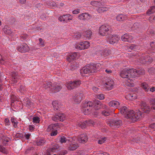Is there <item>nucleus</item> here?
<instances>
[{
	"mask_svg": "<svg viewBox=\"0 0 155 155\" xmlns=\"http://www.w3.org/2000/svg\"><path fill=\"white\" fill-rule=\"evenodd\" d=\"M101 67V65L100 64L92 65L88 64L81 70V73L83 74V73L87 74L94 73ZM82 75L84 76L83 75Z\"/></svg>",
	"mask_w": 155,
	"mask_h": 155,
	"instance_id": "nucleus-1",
	"label": "nucleus"
},
{
	"mask_svg": "<svg viewBox=\"0 0 155 155\" xmlns=\"http://www.w3.org/2000/svg\"><path fill=\"white\" fill-rule=\"evenodd\" d=\"M130 69H124L121 71L120 72V76L123 78H127L128 81L127 85L130 87L134 86V84L133 83H131V81H133V74L130 72Z\"/></svg>",
	"mask_w": 155,
	"mask_h": 155,
	"instance_id": "nucleus-2",
	"label": "nucleus"
},
{
	"mask_svg": "<svg viewBox=\"0 0 155 155\" xmlns=\"http://www.w3.org/2000/svg\"><path fill=\"white\" fill-rule=\"evenodd\" d=\"M125 116L126 118L131 120L133 121H135L141 117V113L140 111H138L134 113L133 110H129Z\"/></svg>",
	"mask_w": 155,
	"mask_h": 155,
	"instance_id": "nucleus-3",
	"label": "nucleus"
},
{
	"mask_svg": "<svg viewBox=\"0 0 155 155\" xmlns=\"http://www.w3.org/2000/svg\"><path fill=\"white\" fill-rule=\"evenodd\" d=\"M93 103L91 101H85L82 105V111L85 114H87L92 110Z\"/></svg>",
	"mask_w": 155,
	"mask_h": 155,
	"instance_id": "nucleus-4",
	"label": "nucleus"
},
{
	"mask_svg": "<svg viewBox=\"0 0 155 155\" xmlns=\"http://www.w3.org/2000/svg\"><path fill=\"white\" fill-rule=\"evenodd\" d=\"M81 84L79 80H75L73 81H69L66 83V87L69 90L78 87Z\"/></svg>",
	"mask_w": 155,
	"mask_h": 155,
	"instance_id": "nucleus-5",
	"label": "nucleus"
},
{
	"mask_svg": "<svg viewBox=\"0 0 155 155\" xmlns=\"http://www.w3.org/2000/svg\"><path fill=\"white\" fill-rule=\"evenodd\" d=\"M121 121L120 120H110L107 121V124L113 129L118 128L120 126Z\"/></svg>",
	"mask_w": 155,
	"mask_h": 155,
	"instance_id": "nucleus-6",
	"label": "nucleus"
},
{
	"mask_svg": "<svg viewBox=\"0 0 155 155\" xmlns=\"http://www.w3.org/2000/svg\"><path fill=\"white\" fill-rule=\"evenodd\" d=\"M130 72L131 74H133V81L135 80L134 78L138 75L143 74L145 73V71L142 69L136 70L135 69H130Z\"/></svg>",
	"mask_w": 155,
	"mask_h": 155,
	"instance_id": "nucleus-7",
	"label": "nucleus"
},
{
	"mask_svg": "<svg viewBox=\"0 0 155 155\" xmlns=\"http://www.w3.org/2000/svg\"><path fill=\"white\" fill-rule=\"evenodd\" d=\"M72 16L70 14H68L60 16L58 18V19L61 22L67 23L70 21V20H72Z\"/></svg>",
	"mask_w": 155,
	"mask_h": 155,
	"instance_id": "nucleus-8",
	"label": "nucleus"
},
{
	"mask_svg": "<svg viewBox=\"0 0 155 155\" xmlns=\"http://www.w3.org/2000/svg\"><path fill=\"white\" fill-rule=\"evenodd\" d=\"M109 30V27L108 25H102L100 27L99 33L102 36H105L108 34Z\"/></svg>",
	"mask_w": 155,
	"mask_h": 155,
	"instance_id": "nucleus-9",
	"label": "nucleus"
},
{
	"mask_svg": "<svg viewBox=\"0 0 155 155\" xmlns=\"http://www.w3.org/2000/svg\"><path fill=\"white\" fill-rule=\"evenodd\" d=\"M90 46V43L87 41L81 42L76 46V48L79 50L87 49Z\"/></svg>",
	"mask_w": 155,
	"mask_h": 155,
	"instance_id": "nucleus-10",
	"label": "nucleus"
},
{
	"mask_svg": "<svg viewBox=\"0 0 155 155\" xmlns=\"http://www.w3.org/2000/svg\"><path fill=\"white\" fill-rule=\"evenodd\" d=\"M114 82L111 79H108L106 82L103 84V87L107 90H111L113 87Z\"/></svg>",
	"mask_w": 155,
	"mask_h": 155,
	"instance_id": "nucleus-11",
	"label": "nucleus"
},
{
	"mask_svg": "<svg viewBox=\"0 0 155 155\" xmlns=\"http://www.w3.org/2000/svg\"><path fill=\"white\" fill-rule=\"evenodd\" d=\"M119 38V37L116 35H110L108 38L109 43L112 45L117 43Z\"/></svg>",
	"mask_w": 155,
	"mask_h": 155,
	"instance_id": "nucleus-12",
	"label": "nucleus"
},
{
	"mask_svg": "<svg viewBox=\"0 0 155 155\" xmlns=\"http://www.w3.org/2000/svg\"><path fill=\"white\" fill-rule=\"evenodd\" d=\"M68 149L70 150H75L78 147V144L75 142L74 140L72 138V140L71 141H69V143H68Z\"/></svg>",
	"mask_w": 155,
	"mask_h": 155,
	"instance_id": "nucleus-13",
	"label": "nucleus"
},
{
	"mask_svg": "<svg viewBox=\"0 0 155 155\" xmlns=\"http://www.w3.org/2000/svg\"><path fill=\"white\" fill-rule=\"evenodd\" d=\"M61 88V86L59 83H55L52 85L51 91L56 93L59 91Z\"/></svg>",
	"mask_w": 155,
	"mask_h": 155,
	"instance_id": "nucleus-14",
	"label": "nucleus"
},
{
	"mask_svg": "<svg viewBox=\"0 0 155 155\" xmlns=\"http://www.w3.org/2000/svg\"><path fill=\"white\" fill-rule=\"evenodd\" d=\"M84 97V94L82 93H78L73 97V99L75 102L78 103Z\"/></svg>",
	"mask_w": 155,
	"mask_h": 155,
	"instance_id": "nucleus-15",
	"label": "nucleus"
},
{
	"mask_svg": "<svg viewBox=\"0 0 155 155\" xmlns=\"http://www.w3.org/2000/svg\"><path fill=\"white\" fill-rule=\"evenodd\" d=\"M28 46L26 43H24L22 45L18 47L17 48V50L19 52L25 53L28 51Z\"/></svg>",
	"mask_w": 155,
	"mask_h": 155,
	"instance_id": "nucleus-16",
	"label": "nucleus"
},
{
	"mask_svg": "<svg viewBox=\"0 0 155 155\" xmlns=\"http://www.w3.org/2000/svg\"><path fill=\"white\" fill-rule=\"evenodd\" d=\"M79 56L78 53L74 52L69 54L67 56L66 59L68 61H70L72 60L76 59V58H78Z\"/></svg>",
	"mask_w": 155,
	"mask_h": 155,
	"instance_id": "nucleus-17",
	"label": "nucleus"
},
{
	"mask_svg": "<svg viewBox=\"0 0 155 155\" xmlns=\"http://www.w3.org/2000/svg\"><path fill=\"white\" fill-rule=\"evenodd\" d=\"M88 137L85 134H81L78 139L79 142L81 143H84L86 142L87 140Z\"/></svg>",
	"mask_w": 155,
	"mask_h": 155,
	"instance_id": "nucleus-18",
	"label": "nucleus"
},
{
	"mask_svg": "<svg viewBox=\"0 0 155 155\" xmlns=\"http://www.w3.org/2000/svg\"><path fill=\"white\" fill-rule=\"evenodd\" d=\"M141 108L143 112L148 114L149 113L150 108L144 102H142L140 104Z\"/></svg>",
	"mask_w": 155,
	"mask_h": 155,
	"instance_id": "nucleus-19",
	"label": "nucleus"
},
{
	"mask_svg": "<svg viewBox=\"0 0 155 155\" xmlns=\"http://www.w3.org/2000/svg\"><path fill=\"white\" fill-rule=\"evenodd\" d=\"M95 105L94 106V108L95 110H98L99 109L102 107L104 108H106V106L104 104H101V102L98 100H96L94 101Z\"/></svg>",
	"mask_w": 155,
	"mask_h": 155,
	"instance_id": "nucleus-20",
	"label": "nucleus"
},
{
	"mask_svg": "<svg viewBox=\"0 0 155 155\" xmlns=\"http://www.w3.org/2000/svg\"><path fill=\"white\" fill-rule=\"evenodd\" d=\"M121 39L122 41L130 42L133 39V37L131 35L125 34L121 37Z\"/></svg>",
	"mask_w": 155,
	"mask_h": 155,
	"instance_id": "nucleus-21",
	"label": "nucleus"
},
{
	"mask_svg": "<svg viewBox=\"0 0 155 155\" xmlns=\"http://www.w3.org/2000/svg\"><path fill=\"white\" fill-rule=\"evenodd\" d=\"M91 17V15L87 13H85L79 15L78 16V18L80 20H84L90 19Z\"/></svg>",
	"mask_w": 155,
	"mask_h": 155,
	"instance_id": "nucleus-22",
	"label": "nucleus"
},
{
	"mask_svg": "<svg viewBox=\"0 0 155 155\" xmlns=\"http://www.w3.org/2000/svg\"><path fill=\"white\" fill-rule=\"evenodd\" d=\"M60 127V124L58 123L55 124H51L48 127L47 130L48 131H51L55 129L59 130V128Z\"/></svg>",
	"mask_w": 155,
	"mask_h": 155,
	"instance_id": "nucleus-23",
	"label": "nucleus"
},
{
	"mask_svg": "<svg viewBox=\"0 0 155 155\" xmlns=\"http://www.w3.org/2000/svg\"><path fill=\"white\" fill-rule=\"evenodd\" d=\"M72 140V138H66L64 136L61 137L60 140L59 141L61 143H69V141H71Z\"/></svg>",
	"mask_w": 155,
	"mask_h": 155,
	"instance_id": "nucleus-24",
	"label": "nucleus"
},
{
	"mask_svg": "<svg viewBox=\"0 0 155 155\" xmlns=\"http://www.w3.org/2000/svg\"><path fill=\"white\" fill-rule=\"evenodd\" d=\"M141 86L145 92L148 94H149L150 87L148 84L145 82L141 84Z\"/></svg>",
	"mask_w": 155,
	"mask_h": 155,
	"instance_id": "nucleus-25",
	"label": "nucleus"
},
{
	"mask_svg": "<svg viewBox=\"0 0 155 155\" xmlns=\"http://www.w3.org/2000/svg\"><path fill=\"white\" fill-rule=\"evenodd\" d=\"M125 97L127 100L132 101L133 99H136L137 97L135 94H130L128 93L126 95Z\"/></svg>",
	"mask_w": 155,
	"mask_h": 155,
	"instance_id": "nucleus-26",
	"label": "nucleus"
},
{
	"mask_svg": "<svg viewBox=\"0 0 155 155\" xmlns=\"http://www.w3.org/2000/svg\"><path fill=\"white\" fill-rule=\"evenodd\" d=\"M18 73L15 72H12V80L14 83H17L18 80Z\"/></svg>",
	"mask_w": 155,
	"mask_h": 155,
	"instance_id": "nucleus-27",
	"label": "nucleus"
},
{
	"mask_svg": "<svg viewBox=\"0 0 155 155\" xmlns=\"http://www.w3.org/2000/svg\"><path fill=\"white\" fill-rule=\"evenodd\" d=\"M108 104L110 106L116 108L119 106L120 103L117 101H112L109 103Z\"/></svg>",
	"mask_w": 155,
	"mask_h": 155,
	"instance_id": "nucleus-28",
	"label": "nucleus"
},
{
	"mask_svg": "<svg viewBox=\"0 0 155 155\" xmlns=\"http://www.w3.org/2000/svg\"><path fill=\"white\" fill-rule=\"evenodd\" d=\"M52 104L54 109H55L57 110H58L61 106V103L56 101H53Z\"/></svg>",
	"mask_w": 155,
	"mask_h": 155,
	"instance_id": "nucleus-29",
	"label": "nucleus"
},
{
	"mask_svg": "<svg viewBox=\"0 0 155 155\" xmlns=\"http://www.w3.org/2000/svg\"><path fill=\"white\" fill-rule=\"evenodd\" d=\"M0 138L1 140H2V143L4 144L5 145L7 143L9 140V138L8 137L4 136L2 134L0 135Z\"/></svg>",
	"mask_w": 155,
	"mask_h": 155,
	"instance_id": "nucleus-30",
	"label": "nucleus"
},
{
	"mask_svg": "<svg viewBox=\"0 0 155 155\" xmlns=\"http://www.w3.org/2000/svg\"><path fill=\"white\" fill-rule=\"evenodd\" d=\"M147 54H143L139 59V61L141 64H144L147 61Z\"/></svg>",
	"mask_w": 155,
	"mask_h": 155,
	"instance_id": "nucleus-31",
	"label": "nucleus"
},
{
	"mask_svg": "<svg viewBox=\"0 0 155 155\" xmlns=\"http://www.w3.org/2000/svg\"><path fill=\"white\" fill-rule=\"evenodd\" d=\"M106 52V50L105 49H104L102 52L101 51L99 50L96 53V54L100 58H103L104 57H105L106 55L105 54Z\"/></svg>",
	"mask_w": 155,
	"mask_h": 155,
	"instance_id": "nucleus-32",
	"label": "nucleus"
},
{
	"mask_svg": "<svg viewBox=\"0 0 155 155\" xmlns=\"http://www.w3.org/2000/svg\"><path fill=\"white\" fill-rule=\"evenodd\" d=\"M129 110L127 109V107L125 106H124L121 107L119 111L120 113L124 115L125 116L127 114Z\"/></svg>",
	"mask_w": 155,
	"mask_h": 155,
	"instance_id": "nucleus-33",
	"label": "nucleus"
},
{
	"mask_svg": "<svg viewBox=\"0 0 155 155\" xmlns=\"http://www.w3.org/2000/svg\"><path fill=\"white\" fill-rule=\"evenodd\" d=\"M92 35V31L90 30H87L86 31L84 34V36L88 39H89L91 38Z\"/></svg>",
	"mask_w": 155,
	"mask_h": 155,
	"instance_id": "nucleus-34",
	"label": "nucleus"
},
{
	"mask_svg": "<svg viewBox=\"0 0 155 155\" xmlns=\"http://www.w3.org/2000/svg\"><path fill=\"white\" fill-rule=\"evenodd\" d=\"M108 10V8L106 7H100L97 9V11L99 13H101L107 11Z\"/></svg>",
	"mask_w": 155,
	"mask_h": 155,
	"instance_id": "nucleus-35",
	"label": "nucleus"
},
{
	"mask_svg": "<svg viewBox=\"0 0 155 155\" xmlns=\"http://www.w3.org/2000/svg\"><path fill=\"white\" fill-rule=\"evenodd\" d=\"M46 142L45 140L43 138H40L37 140L36 144L37 146H41L44 145Z\"/></svg>",
	"mask_w": 155,
	"mask_h": 155,
	"instance_id": "nucleus-36",
	"label": "nucleus"
},
{
	"mask_svg": "<svg viewBox=\"0 0 155 155\" xmlns=\"http://www.w3.org/2000/svg\"><path fill=\"white\" fill-rule=\"evenodd\" d=\"M107 140V138L105 137H100L97 141L98 143L101 144L103 143H106Z\"/></svg>",
	"mask_w": 155,
	"mask_h": 155,
	"instance_id": "nucleus-37",
	"label": "nucleus"
},
{
	"mask_svg": "<svg viewBox=\"0 0 155 155\" xmlns=\"http://www.w3.org/2000/svg\"><path fill=\"white\" fill-rule=\"evenodd\" d=\"M116 18L118 21H122L126 20L127 18V17L123 15L120 14L117 16Z\"/></svg>",
	"mask_w": 155,
	"mask_h": 155,
	"instance_id": "nucleus-38",
	"label": "nucleus"
},
{
	"mask_svg": "<svg viewBox=\"0 0 155 155\" xmlns=\"http://www.w3.org/2000/svg\"><path fill=\"white\" fill-rule=\"evenodd\" d=\"M91 5L94 6L98 7L99 6L102 5V3L100 2L93 1L90 3Z\"/></svg>",
	"mask_w": 155,
	"mask_h": 155,
	"instance_id": "nucleus-39",
	"label": "nucleus"
},
{
	"mask_svg": "<svg viewBox=\"0 0 155 155\" xmlns=\"http://www.w3.org/2000/svg\"><path fill=\"white\" fill-rule=\"evenodd\" d=\"M51 83L50 82H45L43 85V87L45 88V89H48V88L51 89Z\"/></svg>",
	"mask_w": 155,
	"mask_h": 155,
	"instance_id": "nucleus-40",
	"label": "nucleus"
},
{
	"mask_svg": "<svg viewBox=\"0 0 155 155\" xmlns=\"http://www.w3.org/2000/svg\"><path fill=\"white\" fill-rule=\"evenodd\" d=\"M155 12V6H153L151 7L150 9H149L147 12V14L149 15L152 14L153 13Z\"/></svg>",
	"mask_w": 155,
	"mask_h": 155,
	"instance_id": "nucleus-41",
	"label": "nucleus"
},
{
	"mask_svg": "<svg viewBox=\"0 0 155 155\" xmlns=\"http://www.w3.org/2000/svg\"><path fill=\"white\" fill-rule=\"evenodd\" d=\"M127 47L129 48V49H130V50H136L138 49V47L137 45L134 44L129 45Z\"/></svg>",
	"mask_w": 155,
	"mask_h": 155,
	"instance_id": "nucleus-42",
	"label": "nucleus"
},
{
	"mask_svg": "<svg viewBox=\"0 0 155 155\" xmlns=\"http://www.w3.org/2000/svg\"><path fill=\"white\" fill-rule=\"evenodd\" d=\"M58 116L59 118H60L59 121H64L65 118V115L63 113H57Z\"/></svg>",
	"mask_w": 155,
	"mask_h": 155,
	"instance_id": "nucleus-43",
	"label": "nucleus"
},
{
	"mask_svg": "<svg viewBox=\"0 0 155 155\" xmlns=\"http://www.w3.org/2000/svg\"><path fill=\"white\" fill-rule=\"evenodd\" d=\"M78 126L82 128H85L87 125L86 124V120L83 122H81L78 124Z\"/></svg>",
	"mask_w": 155,
	"mask_h": 155,
	"instance_id": "nucleus-44",
	"label": "nucleus"
},
{
	"mask_svg": "<svg viewBox=\"0 0 155 155\" xmlns=\"http://www.w3.org/2000/svg\"><path fill=\"white\" fill-rule=\"evenodd\" d=\"M59 148V145L57 144H55L53 145L52 147L51 148L50 150L52 152H54L56 149H58Z\"/></svg>",
	"mask_w": 155,
	"mask_h": 155,
	"instance_id": "nucleus-45",
	"label": "nucleus"
},
{
	"mask_svg": "<svg viewBox=\"0 0 155 155\" xmlns=\"http://www.w3.org/2000/svg\"><path fill=\"white\" fill-rule=\"evenodd\" d=\"M72 36L74 38L77 39H79L81 36V34L78 32L74 33Z\"/></svg>",
	"mask_w": 155,
	"mask_h": 155,
	"instance_id": "nucleus-46",
	"label": "nucleus"
},
{
	"mask_svg": "<svg viewBox=\"0 0 155 155\" xmlns=\"http://www.w3.org/2000/svg\"><path fill=\"white\" fill-rule=\"evenodd\" d=\"M101 114L103 115L106 116L110 115V112L107 110L105 109L101 111Z\"/></svg>",
	"mask_w": 155,
	"mask_h": 155,
	"instance_id": "nucleus-47",
	"label": "nucleus"
},
{
	"mask_svg": "<svg viewBox=\"0 0 155 155\" xmlns=\"http://www.w3.org/2000/svg\"><path fill=\"white\" fill-rule=\"evenodd\" d=\"M32 119L34 123H38L39 122V118L37 116L33 117Z\"/></svg>",
	"mask_w": 155,
	"mask_h": 155,
	"instance_id": "nucleus-48",
	"label": "nucleus"
},
{
	"mask_svg": "<svg viewBox=\"0 0 155 155\" xmlns=\"http://www.w3.org/2000/svg\"><path fill=\"white\" fill-rule=\"evenodd\" d=\"M52 119L54 121L58 122L59 121L60 118H59L57 114H55L54 116L52 118Z\"/></svg>",
	"mask_w": 155,
	"mask_h": 155,
	"instance_id": "nucleus-49",
	"label": "nucleus"
},
{
	"mask_svg": "<svg viewBox=\"0 0 155 155\" xmlns=\"http://www.w3.org/2000/svg\"><path fill=\"white\" fill-rule=\"evenodd\" d=\"M59 130H59L55 129L51 131L50 133L51 136H54L56 135L58 133L57 130Z\"/></svg>",
	"mask_w": 155,
	"mask_h": 155,
	"instance_id": "nucleus-50",
	"label": "nucleus"
},
{
	"mask_svg": "<svg viewBox=\"0 0 155 155\" xmlns=\"http://www.w3.org/2000/svg\"><path fill=\"white\" fill-rule=\"evenodd\" d=\"M96 97L99 100H103L104 98V96L102 94H101L96 95Z\"/></svg>",
	"mask_w": 155,
	"mask_h": 155,
	"instance_id": "nucleus-51",
	"label": "nucleus"
},
{
	"mask_svg": "<svg viewBox=\"0 0 155 155\" xmlns=\"http://www.w3.org/2000/svg\"><path fill=\"white\" fill-rule=\"evenodd\" d=\"M0 151L4 153H7V151L6 150L3 146L0 145Z\"/></svg>",
	"mask_w": 155,
	"mask_h": 155,
	"instance_id": "nucleus-52",
	"label": "nucleus"
},
{
	"mask_svg": "<svg viewBox=\"0 0 155 155\" xmlns=\"http://www.w3.org/2000/svg\"><path fill=\"white\" fill-rule=\"evenodd\" d=\"M86 124L87 126L90 125H92L93 124V121L91 120H86Z\"/></svg>",
	"mask_w": 155,
	"mask_h": 155,
	"instance_id": "nucleus-53",
	"label": "nucleus"
},
{
	"mask_svg": "<svg viewBox=\"0 0 155 155\" xmlns=\"http://www.w3.org/2000/svg\"><path fill=\"white\" fill-rule=\"evenodd\" d=\"M147 61L146 62H148V63H151L153 61L152 58L148 56V54H147Z\"/></svg>",
	"mask_w": 155,
	"mask_h": 155,
	"instance_id": "nucleus-54",
	"label": "nucleus"
},
{
	"mask_svg": "<svg viewBox=\"0 0 155 155\" xmlns=\"http://www.w3.org/2000/svg\"><path fill=\"white\" fill-rule=\"evenodd\" d=\"M139 25L138 23H135L133 25V28L134 29H137L139 27Z\"/></svg>",
	"mask_w": 155,
	"mask_h": 155,
	"instance_id": "nucleus-55",
	"label": "nucleus"
},
{
	"mask_svg": "<svg viewBox=\"0 0 155 155\" xmlns=\"http://www.w3.org/2000/svg\"><path fill=\"white\" fill-rule=\"evenodd\" d=\"M77 66L75 65L74 64H73L71 66L70 70L72 71H74L77 68Z\"/></svg>",
	"mask_w": 155,
	"mask_h": 155,
	"instance_id": "nucleus-56",
	"label": "nucleus"
},
{
	"mask_svg": "<svg viewBox=\"0 0 155 155\" xmlns=\"http://www.w3.org/2000/svg\"><path fill=\"white\" fill-rule=\"evenodd\" d=\"M147 33L148 34H152L154 33V31L153 29L149 28L147 31Z\"/></svg>",
	"mask_w": 155,
	"mask_h": 155,
	"instance_id": "nucleus-57",
	"label": "nucleus"
},
{
	"mask_svg": "<svg viewBox=\"0 0 155 155\" xmlns=\"http://www.w3.org/2000/svg\"><path fill=\"white\" fill-rule=\"evenodd\" d=\"M4 121L6 125H9L10 124V121L8 118H5L4 120Z\"/></svg>",
	"mask_w": 155,
	"mask_h": 155,
	"instance_id": "nucleus-58",
	"label": "nucleus"
},
{
	"mask_svg": "<svg viewBox=\"0 0 155 155\" xmlns=\"http://www.w3.org/2000/svg\"><path fill=\"white\" fill-rule=\"evenodd\" d=\"M150 103L152 105H155V97L151 99L150 101Z\"/></svg>",
	"mask_w": 155,
	"mask_h": 155,
	"instance_id": "nucleus-59",
	"label": "nucleus"
},
{
	"mask_svg": "<svg viewBox=\"0 0 155 155\" xmlns=\"http://www.w3.org/2000/svg\"><path fill=\"white\" fill-rule=\"evenodd\" d=\"M92 90L95 92H98L99 90V89L97 87L94 86L92 87Z\"/></svg>",
	"mask_w": 155,
	"mask_h": 155,
	"instance_id": "nucleus-60",
	"label": "nucleus"
},
{
	"mask_svg": "<svg viewBox=\"0 0 155 155\" xmlns=\"http://www.w3.org/2000/svg\"><path fill=\"white\" fill-rule=\"evenodd\" d=\"M39 41L40 42L39 45H41V46L43 47L44 46V42L42 41V39L41 38H40L39 39Z\"/></svg>",
	"mask_w": 155,
	"mask_h": 155,
	"instance_id": "nucleus-61",
	"label": "nucleus"
},
{
	"mask_svg": "<svg viewBox=\"0 0 155 155\" xmlns=\"http://www.w3.org/2000/svg\"><path fill=\"white\" fill-rule=\"evenodd\" d=\"M3 31H4L5 33L6 34H9L10 32L9 30L7 29L6 28H5L3 29Z\"/></svg>",
	"mask_w": 155,
	"mask_h": 155,
	"instance_id": "nucleus-62",
	"label": "nucleus"
},
{
	"mask_svg": "<svg viewBox=\"0 0 155 155\" xmlns=\"http://www.w3.org/2000/svg\"><path fill=\"white\" fill-rule=\"evenodd\" d=\"M80 10L79 9H76L74 10L72 12V13L74 14H77L79 13Z\"/></svg>",
	"mask_w": 155,
	"mask_h": 155,
	"instance_id": "nucleus-63",
	"label": "nucleus"
},
{
	"mask_svg": "<svg viewBox=\"0 0 155 155\" xmlns=\"http://www.w3.org/2000/svg\"><path fill=\"white\" fill-rule=\"evenodd\" d=\"M22 135L19 133H17L15 135V137L21 138L22 137Z\"/></svg>",
	"mask_w": 155,
	"mask_h": 155,
	"instance_id": "nucleus-64",
	"label": "nucleus"
}]
</instances>
